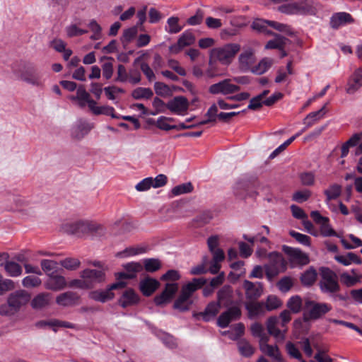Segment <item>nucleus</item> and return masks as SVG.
<instances>
[{"mask_svg":"<svg viewBox=\"0 0 362 362\" xmlns=\"http://www.w3.org/2000/svg\"><path fill=\"white\" fill-rule=\"evenodd\" d=\"M154 90L157 95L165 97L171 93L170 87L161 82H156L154 84Z\"/></svg>","mask_w":362,"mask_h":362,"instance_id":"obj_64","label":"nucleus"},{"mask_svg":"<svg viewBox=\"0 0 362 362\" xmlns=\"http://www.w3.org/2000/svg\"><path fill=\"white\" fill-rule=\"evenodd\" d=\"M269 340L259 341V349L264 354L271 357L273 362H281V354L276 346L268 344Z\"/></svg>","mask_w":362,"mask_h":362,"instance_id":"obj_27","label":"nucleus"},{"mask_svg":"<svg viewBox=\"0 0 362 362\" xmlns=\"http://www.w3.org/2000/svg\"><path fill=\"white\" fill-rule=\"evenodd\" d=\"M67 286V281L64 276L58 274H48V278L45 282V288L53 291L63 290Z\"/></svg>","mask_w":362,"mask_h":362,"instance_id":"obj_21","label":"nucleus"},{"mask_svg":"<svg viewBox=\"0 0 362 362\" xmlns=\"http://www.w3.org/2000/svg\"><path fill=\"white\" fill-rule=\"evenodd\" d=\"M159 286V281L151 277H146L141 280L139 283L140 291L146 296H151L157 290Z\"/></svg>","mask_w":362,"mask_h":362,"instance_id":"obj_25","label":"nucleus"},{"mask_svg":"<svg viewBox=\"0 0 362 362\" xmlns=\"http://www.w3.org/2000/svg\"><path fill=\"white\" fill-rule=\"evenodd\" d=\"M281 305L280 299L274 295H270L267 297L264 303V307L267 310H273L277 309Z\"/></svg>","mask_w":362,"mask_h":362,"instance_id":"obj_57","label":"nucleus"},{"mask_svg":"<svg viewBox=\"0 0 362 362\" xmlns=\"http://www.w3.org/2000/svg\"><path fill=\"white\" fill-rule=\"evenodd\" d=\"M257 43L253 42L245 45L238 57V66L242 71H250L256 62V47Z\"/></svg>","mask_w":362,"mask_h":362,"instance_id":"obj_7","label":"nucleus"},{"mask_svg":"<svg viewBox=\"0 0 362 362\" xmlns=\"http://www.w3.org/2000/svg\"><path fill=\"white\" fill-rule=\"evenodd\" d=\"M90 111L96 115H105L111 116L112 118H119V117L115 114V109L109 105L98 106L96 102L90 103Z\"/></svg>","mask_w":362,"mask_h":362,"instance_id":"obj_35","label":"nucleus"},{"mask_svg":"<svg viewBox=\"0 0 362 362\" xmlns=\"http://www.w3.org/2000/svg\"><path fill=\"white\" fill-rule=\"evenodd\" d=\"M174 119L171 117H160L158 118L156 125V127L162 130L169 131L173 129L175 127L170 124V122H173Z\"/></svg>","mask_w":362,"mask_h":362,"instance_id":"obj_56","label":"nucleus"},{"mask_svg":"<svg viewBox=\"0 0 362 362\" xmlns=\"http://www.w3.org/2000/svg\"><path fill=\"white\" fill-rule=\"evenodd\" d=\"M146 252V248L142 246H134L126 248L125 250L117 252L116 257L119 258H127Z\"/></svg>","mask_w":362,"mask_h":362,"instance_id":"obj_42","label":"nucleus"},{"mask_svg":"<svg viewBox=\"0 0 362 362\" xmlns=\"http://www.w3.org/2000/svg\"><path fill=\"white\" fill-rule=\"evenodd\" d=\"M143 264L146 271L148 272H154L158 270L161 267L160 260L154 258L144 259Z\"/></svg>","mask_w":362,"mask_h":362,"instance_id":"obj_53","label":"nucleus"},{"mask_svg":"<svg viewBox=\"0 0 362 362\" xmlns=\"http://www.w3.org/2000/svg\"><path fill=\"white\" fill-rule=\"evenodd\" d=\"M233 291L230 286H224L217 293L218 302L224 305H229L233 303Z\"/></svg>","mask_w":362,"mask_h":362,"instance_id":"obj_36","label":"nucleus"},{"mask_svg":"<svg viewBox=\"0 0 362 362\" xmlns=\"http://www.w3.org/2000/svg\"><path fill=\"white\" fill-rule=\"evenodd\" d=\"M139 301L138 294L131 288L126 290L119 299V305L122 308H127L136 305Z\"/></svg>","mask_w":362,"mask_h":362,"instance_id":"obj_28","label":"nucleus"},{"mask_svg":"<svg viewBox=\"0 0 362 362\" xmlns=\"http://www.w3.org/2000/svg\"><path fill=\"white\" fill-rule=\"evenodd\" d=\"M42 284V280L38 275H28L22 279V285L26 288L39 287Z\"/></svg>","mask_w":362,"mask_h":362,"instance_id":"obj_47","label":"nucleus"},{"mask_svg":"<svg viewBox=\"0 0 362 362\" xmlns=\"http://www.w3.org/2000/svg\"><path fill=\"white\" fill-rule=\"evenodd\" d=\"M250 317L263 315L265 312L264 303L262 302H249L246 304Z\"/></svg>","mask_w":362,"mask_h":362,"instance_id":"obj_38","label":"nucleus"},{"mask_svg":"<svg viewBox=\"0 0 362 362\" xmlns=\"http://www.w3.org/2000/svg\"><path fill=\"white\" fill-rule=\"evenodd\" d=\"M13 73L17 79L29 85L38 88L44 86L41 75L37 72L35 64L30 61L21 62L19 67L14 68Z\"/></svg>","mask_w":362,"mask_h":362,"instance_id":"obj_1","label":"nucleus"},{"mask_svg":"<svg viewBox=\"0 0 362 362\" xmlns=\"http://www.w3.org/2000/svg\"><path fill=\"white\" fill-rule=\"evenodd\" d=\"M125 272L117 274L118 279H129L134 278L137 273L143 270V264L140 262H132L124 265Z\"/></svg>","mask_w":362,"mask_h":362,"instance_id":"obj_24","label":"nucleus"},{"mask_svg":"<svg viewBox=\"0 0 362 362\" xmlns=\"http://www.w3.org/2000/svg\"><path fill=\"white\" fill-rule=\"evenodd\" d=\"M189 102L183 96H176L168 102L166 107L172 112L178 115H185L189 108Z\"/></svg>","mask_w":362,"mask_h":362,"instance_id":"obj_17","label":"nucleus"},{"mask_svg":"<svg viewBox=\"0 0 362 362\" xmlns=\"http://www.w3.org/2000/svg\"><path fill=\"white\" fill-rule=\"evenodd\" d=\"M105 274L103 270L86 269L81 272L80 279H74L69 282V286L88 289L95 284L105 281Z\"/></svg>","mask_w":362,"mask_h":362,"instance_id":"obj_3","label":"nucleus"},{"mask_svg":"<svg viewBox=\"0 0 362 362\" xmlns=\"http://www.w3.org/2000/svg\"><path fill=\"white\" fill-rule=\"evenodd\" d=\"M59 264L66 269L73 271L77 269L80 267L81 262L79 259L76 258L67 257L60 261Z\"/></svg>","mask_w":362,"mask_h":362,"instance_id":"obj_55","label":"nucleus"},{"mask_svg":"<svg viewBox=\"0 0 362 362\" xmlns=\"http://www.w3.org/2000/svg\"><path fill=\"white\" fill-rule=\"evenodd\" d=\"M125 286V283L119 281L110 285L108 288L104 290H95L89 293V298L100 303H105L114 298L115 294L113 290L117 288H123Z\"/></svg>","mask_w":362,"mask_h":362,"instance_id":"obj_12","label":"nucleus"},{"mask_svg":"<svg viewBox=\"0 0 362 362\" xmlns=\"http://www.w3.org/2000/svg\"><path fill=\"white\" fill-rule=\"evenodd\" d=\"M341 193V187L339 185L334 184L330 185L326 190H325V194L326 196V203L329 204V202L339 197Z\"/></svg>","mask_w":362,"mask_h":362,"instance_id":"obj_45","label":"nucleus"},{"mask_svg":"<svg viewBox=\"0 0 362 362\" xmlns=\"http://www.w3.org/2000/svg\"><path fill=\"white\" fill-rule=\"evenodd\" d=\"M320 287L324 293H335L339 290L337 274L329 268H322Z\"/></svg>","mask_w":362,"mask_h":362,"instance_id":"obj_10","label":"nucleus"},{"mask_svg":"<svg viewBox=\"0 0 362 362\" xmlns=\"http://www.w3.org/2000/svg\"><path fill=\"white\" fill-rule=\"evenodd\" d=\"M300 180L302 185L311 186L315 184V175L313 172H304L300 175Z\"/></svg>","mask_w":362,"mask_h":362,"instance_id":"obj_62","label":"nucleus"},{"mask_svg":"<svg viewBox=\"0 0 362 362\" xmlns=\"http://www.w3.org/2000/svg\"><path fill=\"white\" fill-rule=\"evenodd\" d=\"M245 327L243 324L239 323L235 325L228 331H224L222 332L223 335H228V337L232 340L238 339L244 333Z\"/></svg>","mask_w":362,"mask_h":362,"instance_id":"obj_48","label":"nucleus"},{"mask_svg":"<svg viewBox=\"0 0 362 362\" xmlns=\"http://www.w3.org/2000/svg\"><path fill=\"white\" fill-rule=\"evenodd\" d=\"M88 27L93 32L90 39L93 40H100L102 37V28L100 25L95 20H91L88 23Z\"/></svg>","mask_w":362,"mask_h":362,"instance_id":"obj_58","label":"nucleus"},{"mask_svg":"<svg viewBox=\"0 0 362 362\" xmlns=\"http://www.w3.org/2000/svg\"><path fill=\"white\" fill-rule=\"evenodd\" d=\"M268 333L272 336L277 342L283 341L285 339V334L287 332V328L281 327L279 319L276 317H270L266 322Z\"/></svg>","mask_w":362,"mask_h":362,"instance_id":"obj_15","label":"nucleus"},{"mask_svg":"<svg viewBox=\"0 0 362 362\" xmlns=\"http://www.w3.org/2000/svg\"><path fill=\"white\" fill-rule=\"evenodd\" d=\"M52 298V296L49 293H40L33 298L30 305L34 309H42L49 305Z\"/></svg>","mask_w":362,"mask_h":362,"instance_id":"obj_32","label":"nucleus"},{"mask_svg":"<svg viewBox=\"0 0 362 362\" xmlns=\"http://www.w3.org/2000/svg\"><path fill=\"white\" fill-rule=\"evenodd\" d=\"M302 305V299L298 296H292L287 302V307L294 313L300 311Z\"/></svg>","mask_w":362,"mask_h":362,"instance_id":"obj_52","label":"nucleus"},{"mask_svg":"<svg viewBox=\"0 0 362 362\" xmlns=\"http://www.w3.org/2000/svg\"><path fill=\"white\" fill-rule=\"evenodd\" d=\"M193 189V187L190 182L184 183L180 185H177L173 188L172 193L175 195H180L182 194H186L191 192Z\"/></svg>","mask_w":362,"mask_h":362,"instance_id":"obj_61","label":"nucleus"},{"mask_svg":"<svg viewBox=\"0 0 362 362\" xmlns=\"http://www.w3.org/2000/svg\"><path fill=\"white\" fill-rule=\"evenodd\" d=\"M153 91L148 88L139 87L134 89L132 93L134 99H149L153 95Z\"/></svg>","mask_w":362,"mask_h":362,"instance_id":"obj_51","label":"nucleus"},{"mask_svg":"<svg viewBox=\"0 0 362 362\" xmlns=\"http://www.w3.org/2000/svg\"><path fill=\"white\" fill-rule=\"evenodd\" d=\"M341 281L347 287L354 286L361 282L362 274L355 269L351 270V273L344 272L340 275Z\"/></svg>","mask_w":362,"mask_h":362,"instance_id":"obj_29","label":"nucleus"},{"mask_svg":"<svg viewBox=\"0 0 362 362\" xmlns=\"http://www.w3.org/2000/svg\"><path fill=\"white\" fill-rule=\"evenodd\" d=\"M100 228V226L87 221H77L63 223L60 230L65 233L78 235L97 230Z\"/></svg>","mask_w":362,"mask_h":362,"instance_id":"obj_8","label":"nucleus"},{"mask_svg":"<svg viewBox=\"0 0 362 362\" xmlns=\"http://www.w3.org/2000/svg\"><path fill=\"white\" fill-rule=\"evenodd\" d=\"M272 64V59L264 57L257 64H254L251 72L257 75L263 74L270 69Z\"/></svg>","mask_w":362,"mask_h":362,"instance_id":"obj_39","label":"nucleus"},{"mask_svg":"<svg viewBox=\"0 0 362 362\" xmlns=\"http://www.w3.org/2000/svg\"><path fill=\"white\" fill-rule=\"evenodd\" d=\"M362 86V69H358L350 77L346 90L347 93L352 94Z\"/></svg>","mask_w":362,"mask_h":362,"instance_id":"obj_30","label":"nucleus"},{"mask_svg":"<svg viewBox=\"0 0 362 362\" xmlns=\"http://www.w3.org/2000/svg\"><path fill=\"white\" fill-rule=\"evenodd\" d=\"M195 41L194 35L190 31H185L179 37L177 42L169 48L172 54L179 53L184 47L192 45Z\"/></svg>","mask_w":362,"mask_h":362,"instance_id":"obj_20","label":"nucleus"},{"mask_svg":"<svg viewBox=\"0 0 362 362\" xmlns=\"http://www.w3.org/2000/svg\"><path fill=\"white\" fill-rule=\"evenodd\" d=\"M310 216L313 221L318 225H320V233L324 237L336 236L339 237L335 230L332 228L329 224V218L325 216H322L317 211H313L310 213Z\"/></svg>","mask_w":362,"mask_h":362,"instance_id":"obj_14","label":"nucleus"},{"mask_svg":"<svg viewBox=\"0 0 362 362\" xmlns=\"http://www.w3.org/2000/svg\"><path fill=\"white\" fill-rule=\"evenodd\" d=\"M207 282L205 278H194L192 281L185 284L181 289L180 294L174 303V308L182 311L187 310L192 305L190 300L192 295Z\"/></svg>","mask_w":362,"mask_h":362,"instance_id":"obj_2","label":"nucleus"},{"mask_svg":"<svg viewBox=\"0 0 362 362\" xmlns=\"http://www.w3.org/2000/svg\"><path fill=\"white\" fill-rule=\"evenodd\" d=\"M136 26H133L132 28L124 30L122 37V42L124 44H127L130 42L136 37Z\"/></svg>","mask_w":362,"mask_h":362,"instance_id":"obj_63","label":"nucleus"},{"mask_svg":"<svg viewBox=\"0 0 362 362\" xmlns=\"http://www.w3.org/2000/svg\"><path fill=\"white\" fill-rule=\"evenodd\" d=\"M238 348L243 356L250 357L254 354L253 346L245 339H241L238 342Z\"/></svg>","mask_w":362,"mask_h":362,"instance_id":"obj_49","label":"nucleus"},{"mask_svg":"<svg viewBox=\"0 0 362 362\" xmlns=\"http://www.w3.org/2000/svg\"><path fill=\"white\" fill-rule=\"evenodd\" d=\"M243 287L245 291L247 298L250 300L259 298L264 292L262 284L260 282L252 283L245 280Z\"/></svg>","mask_w":362,"mask_h":362,"instance_id":"obj_23","label":"nucleus"},{"mask_svg":"<svg viewBox=\"0 0 362 362\" xmlns=\"http://www.w3.org/2000/svg\"><path fill=\"white\" fill-rule=\"evenodd\" d=\"M231 79L228 78L212 84L209 88V93L211 94H222L226 95L238 91L240 87L231 83Z\"/></svg>","mask_w":362,"mask_h":362,"instance_id":"obj_16","label":"nucleus"},{"mask_svg":"<svg viewBox=\"0 0 362 362\" xmlns=\"http://www.w3.org/2000/svg\"><path fill=\"white\" fill-rule=\"evenodd\" d=\"M93 128V124L79 120L71 127L70 129L71 136L75 139L80 140L87 135Z\"/></svg>","mask_w":362,"mask_h":362,"instance_id":"obj_19","label":"nucleus"},{"mask_svg":"<svg viewBox=\"0 0 362 362\" xmlns=\"http://www.w3.org/2000/svg\"><path fill=\"white\" fill-rule=\"evenodd\" d=\"M4 269L6 274L11 277H18L22 274L21 266L14 261H6L4 264Z\"/></svg>","mask_w":362,"mask_h":362,"instance_id":"obj_41","label":"nucleus"},{"mask_svg":"<svg viewBox=\"0 0 362 362\" xmlns=\"http://www.w3.org/2000/svg\"><path fill=\"white\" fill-rule=\"evenodd\" d=\"M317 275L316 270L313 267H310L302 274L301 283L305 286H311L316 281Z\"/></svg>","mask_w":362,"mask_h":362,"instance_id":"obj_43","label":"nucleus"},{"mask_svg":"<svg viewBox=\"0 0 362 362\" xmlns=\"http://www.w3.org/2000/svg\"><path fill=\"white\" fill-rule=\"evenodd\" d=\"M241 312L238 308L233 307L223 313L217 320V325L221 328H225L233 320L239 318Z\"/></svg>","mask_w":362,"mask_h":362,"instance_id":"obj_22","label":"nucleus"},{"mask_svg":"<svg viewBox=\"0 0 362 362\" xmlns=\"http://www.w3.org/2000/svg\"><path fill=\"white\" fill-rule=\"evenodd\" d=\"M328 103H326L320 110L309 113L303 119V124L306 127H310L316 122L322 119L327 113L326 107Z\"/></svg>","mask_w":362,"mask_h":362,"instance_id":"obj_31","label":"nucleus"},{"mask_svg":"<svg viewBox=\"0 0 362 362\" xmlns=\"http://www.w3.org/2000/svg\"><path fill=\"white\" fill-rule=\"evenodd\" d=\"M307 319L317 320L332 310L331 305L326 303H317L309 300L305 303Z\"/></svg>","mask_w":362,"mask_h":362,"instance_id":"obj_11","label":"nucleus"},{"mask_svg":"<svg viewBox=\"0 0 362 362\" xmlns=\"http://www.w3.org/2000/svg\"><path fill=\"white\" fill-rule=\"evenodd\" d=\"M269 21H265L260 18L256 19L253 21L252 28L258 32L271 34L270 30L268 29L269 27Z\"/></svg>","mask_w":362,"mask_h":362,"instance_id":"obj_50","label":"nucleus"},{"mask_svg":"<svg viewBox=\"0 0 362 362\" xmlns=\"http://www.w3.org/2000/svg\"><path fill=\"white\" fill-rule=\"evenodd\" d=\"M250 330L254 337L259 338V342L264 340H269V337L265 332L264 327L260 323H253L251 325Z\"/></svg>","mask_w":362,"mask_h":362,"instance_id":"obj_44","label":"nucleus"},{"mask_svg":"<svg viewBox=\"0 0 362 362\" xmlns=\"http://www.w3.org/2000/svg\"><path fill=\"white\" fill-rule=\"evenodd\" d=\"M351 17L349 13H338L332 16L330 25L334 28H338L342 25H346L350 22Z\"/></svg>","mask_w":362,"mask_h":362,"instance_id":"obj_40","label":"nucleus"},{"mask_svg":"<svg viewBox=\"0 0 362 362\" xmlns=\"http://www.w3.org/2000/svg\"><path fill=\"white\" fill-rule=\"evenodd\" d=\"M178 284L177 283L167 284L164 291L154 298V302L157 305L166 304L173 299L177 291Z\"/></svg>","mask_w":362,"mask_h":362,"instance_id":"obj_18","label":"nucleus"},{"mask_svg":"<svg viewBox=\"0 0 362 362\" xmlns=\"http://www.w3.org/2000/svg\"><path fill=\"white\" fill-rule=\"evenodd\" d=\"M30 298V294L25 290H18L8 297V306L0 307V314L9 315L17 312L21 306L25 305Z\"/></svg>","mask_w":362,"mask_h":362,"instance_id":"obj_5","label":"nucleus"},{"mask_svg":"<svg viewBox=\"0 0 362 362\" xmlns=\"http://www.w3.org/2000/svg\"><path fill=\"white\" fill-rule=\"evenodd\" d=\"M334 259L342 265L346 267L353 263L356 264H361V258L353 252H348L344 255H337L334 256Z\"/></svg>","mask_w":362,"mask_h":362,"instance_id":"obj_37","label":"nucleus"},{"mask_svg":"<svg viewBox=\"0 0 362 362\" xmlns=\"http://www.w3.org/2000/svg\"><path fill=\"white\" fill-rule=\"evenodd\" d=\"M269 262L264 265L267 277L272 280L280 272L286 269V262L282 255L278 252H272L269 255Z\"/></svg>","mask_w":362,"mask_h":362,"instance_id":"obj_9","label":"nucleus"},{"mask_svg":"<svg viewBox=\"0 0 362 362\" xmlns=\"http://www.w3.org/2000/svg\"><path fill=\"white\" fill-rule=\"evenodd\" d=\"M279 7L281 13L288 15H315L317 8L313 0H294Z\"/></svg>","mask_w":362,"mask_h":362,"instance_id":"obj_4","label":"nucleus"},{"mask_svg":"<svg viewBox=\"0 0 362 362\" xmlns=\"http://www.w3.org/2000/svg\"><path fill=\"white\" fill-rule=\"evenodd\" d=\"M221 308V304L218 301H211L206 307L200 315L205 321H210L217 315Z\"/></svg>","mask_w":362,"mask_h":362,"instance_id":"obj_34","label":"nucleus"},{"mask_svg":"<svg viewBox=\"0 0 362 362\" xmlns=\"http://www.w3.org/2000/svg\"><path fill=\"white\" fill-rule=\"evenodd\" d=\"M287 39L281 36L276 35L274 39L269 40L265 45V48L269 49H282L284 45H286Z\"/></svg>","mask_w":362,"mask_h":362,"instance_id":"obj_54","label":"nucleus"},{"mask_svg":"<svg viewBox=\"0 0 362 362\" xmlns=\"http://www.w3.org/2000/svg\"><path fill=\"white\" fill-rule=\"evenodd\" d=\"M79 296L74 292L68 291L59 295L56 298V303L59 306L70 307L78 303Z\"/></svg>","mask_w":362,"mask_h":362,"instance_id":"obj_26","label":"nucleus"},{"mask_svg":"<svg viewBox=\"0 0 362 362\" xmlns=\"http://www.w3.org/2000/svg\"><path fill=\"white\" fill-rule=\"evenodd\" d=\"M72 100H78V104L81 107H84L88 105L90 110V103L95 102L90 97L89 93L85 90L83 86H79L76 90V95L71 98Z\"/></svg>","mask_w":362,"mask_h":362,"instance_id":"obj_33","label":"nucleus"},{"mask_svg":"<svg viewBox=\"0 0 362 362\" xmlns=\"http://www.w3.org/2000/svg\"><path fill=\"white\" fill-rule=\"evenodd\" d=\"M284 251L288 255L292 267L306 265L310 262L309 256L300 249L284 246Z\"/></svg>","mask_w":362,"mask_h":362,"instance_id":"obj_13","label":"nucleus"},{"mask_svg":"<svg viewBox=\"0 0 362 362\" xmlns=\"http://www.w3.org/2000/svg\"><path fill=\"white\" fill-rule=\"evenodd\" d=\"M81 25V22L71 23L69 25H68L65 30L66 33L68 37H76V36H81L88 33V30L86 29H83L80 28V25Z\"/></svg>","mask_w":362,"mask_h":362,"instance_id":"obj_46","label":"nucleus"},{"mask_svg":"<svg viewBox=\"0 0 362 362\" xmlns=\"http://www.w3.org/2000/svg\"><path fill=\"white\" fill-rule=\"evenodd\" d=\"M208 260L206 258H204L202 262L198 265L192 267L190 269L189 273L192 275H200L203 274H206L208 271L207 269Z\"/></svg>","mask_w":362,"mask_h":362,"instance_id":"obj_60","label":"nucleus"},{"mask_svg":"<svg viewBox=\"0 0 362 362\" xmlns=\"http://www.w3.org/2000/svg\"><path fill=\"white\" fill-rule=\"evenodd\" d=\"M178 18L170 17L168 19V27L165 30L170 33H177L182 30V26L178 23Z\"/></svg>","mask_w":362,"mask_h":362,"instance_id":"obj_59","label":"nucleus"},{"mask_svg":"<svg viewBox=\"0 0 362 362\" xmlns=\"http://www.w3.org/2000/svg\"><path fill=\"white\" fill-rule=\"evenodd\" d=\"M240 50V45L238 43H228L222 47L214 48L211 50V57L216 59L223 65L230 64Z\"/></svg>","mask_w":362,"mask_h":362,"instance_id":"obj_6","label":"nucleus"}]
</instances>
